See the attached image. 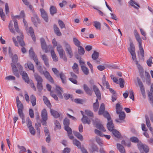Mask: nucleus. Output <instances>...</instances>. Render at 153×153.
<instances>
[{"mask_svg":"<svg viewBox=\"0 0 153 153\" xmlns=\"http://www.w3.org/2000/svg\"><path fill=\"white\" fill-rule=\"evenodd\" d=\"M65 47L67 53L69 56V57L71 58L73 56V54L70 45L68 43H65Z\"/></svg>","mask_w":153,"mask_h":153,"instance_id":"nucleus-4","label":"nucleus"},{"mask_svg":"<svg viewBox=\"0 0 153 153\" xmlns=\"http://www.w3.org/2000/svg\"><path fill=\"white\" fill-rule=\"evenodd\" d=\"M50 111L51 115L54 117L57 118L59 117L60 115L57 111L52 109H51Z\"/></svg>","mask_w":153,"mask_h":153,"instance_id":"nucleus-33","label":"nucleus"},{"mask_svg":"<svg viewBox=\"0 0 153 153\" xmlns=\"http://www.w3.org/2000/svg\"><path fill=\"white\" fill-rule=\"evenodd\" d=\"M99 55V53L98 52L94 51L92 55V58L93 60H96L98 58Z\"/></svg>","mask_w":153,"mask_h":153,"instance_id":"nucleus-52","label":"nucleus"},{"mask_svg":"<svg viewBox=\"0 0 153 153\" xmlns=\"http://www.w3.org/2000/svg\"><path fill=\"white\" fill-rule=\"evenodd\" d=\"M35 78L37 81V83H42L43 80L42 77L37 73H35L34 74Z\"/></svg>","mask_w":153,"mask_h":153,"instance_id":"nucleus-23","label":"nucleus"},{"mask_svg":"<svg viewBox=\"0 0 153 153\" xmlns=\"http://www.w3.org/2000/svg\"><path fill=\"white\" fill-rule=\"evenodd\" d=\"M42 74H43L46 79L50 82L52 83H54V81L53 78L51 76L48 71H45V72Z\"/></svg>","mask_w":153,"mask_h":153,"instance_id":"nucleus-13","label":"nucleus"},{"mask_svg":"<svg viewBox=\"0 0 153 153\" xmlns=\"http://www.w3.org/2000/svg\"><path fill=\"white\" fill-rule=\"evenodd\" d=\"M72 69L74 72L76 74H79L78 65L76 63H74L72 66Z\"/></svg>","mask_w":153,"mask_h":153,"instance_id":"nucleus-35","label":"nucleus"},{"mask_svg":"<svg viewBox=\"0 0 153 153\" xmlns=\"http://www.w3.org/2000/svg\"><path fill=\"white\" fill-rule=\"evenodd\" d=\"M82 121L84 124H90L91 123V120L86 116L83 115L82 119Z\"/></svg>","mask_w":153,"mask_h":153,"instance_id":"nucleus-25","label":"nucleus"},{"mask_svg":"<svg viewBox=\"0 0 153 153\" xmlns=\"http://www.w3.org/2000/svg\"><path fill=\"white\" fill-rule=\"evenodd\" d=\"M40 11L42 18L46 22H48V16L47 12L43 8L40 9Z\"/></svg>","mask_w":153,"mask_h":153,"instance_id":"nucleus-11","label":"nucleus"},{"mask_svg":"<svg viewBox=\"0 0 153 153\" xmlns=\"http://www.w3.org/2000/svg\"><path fill=\"white\" fill-rule=\"evenodd\" d=\"M63 124L65 127L68 126L70 124V120L67 118H65L64 120Z\"/></svg>","mask_w":153,"mask_h":153,"instance_id":"nucleus-61","label":"nucleus"},{"mask_svg":"<svg viewBox=\"0 0 153 153\" xmlns=\"http://www.w3.org/2000/svg\"><path fill=\"white\" fill-rule=\"evenodd\" d=\"M40 40L42 48V50H45V52H46V51L47 50V47L45 39L44 38H40Z\"/></svg>","mask_w":153,"mask_h":153,"instance_id":"nucleus-21","label":"nucleus"},{"mask_svg":"<svg viewBox=\"0 0 153 153\" xmlns=\"http://www.w3.org/2000/svg\"><path fill=\"white\" fill-rule=\"evenodd\" d=\"M52 71L53 72L54 74L57 77L59 76V71L56 68H52Z\"/></svg>","mask_w":153,"mask_h":153,"instance_id":"nucleus-57","label":"nucleus"},{"mask_svg":"<svg viewBox=\"0 0 153 153\" xmlns=\"http://www.w3.org/2000/svg\"><path fill=\"white\" fill-rule=\"evenodd\" d=\"M137 82L138 85L140 88V90L141 91V94L144 98H145V88L143 84L141 81V80L139 77L137 78Z\"/></svg>","mask_w":153,"mask_h":153,"instance_id":"nucleus-2","label":"nucleus"},{"mask_svg":"<svg viewBox=\"0 0 153 153\" xmlns=\"http://www.w3.org/2000/svg\"><path fill=\"white\" fill-rule=\"evenodd\" d=\"M58 23L61 28L62 29L63 28H65V25L63 22L62 20H59Z\"/></svg>","mask_w":153,"mask_h":153,"instance_id":"nucleus-63","label":"nucleus"},{"mask_svg":"<svg viewBox=\"0 0 153 153\" xmlns=\"http://www.w3.org/2000/svg\"><path fill=\"white\" fill-rule=\"evenodd\" d=\"M11 66L14 74L17 77H19V75L18 72V70L16 68V66L13 63L11 64Z\"/></svg>","mask_w":153,"mask_h":153,"instance_id":"nucleus-19","label":"nucleus"},{"mask_svg":"<svg viewBox=\"0 0 153 153\" xmlns=\"http://www.w3.org/2000/svg\"><path fill=\"white\" fill-rule=\"evenodd\" d=\"M29 52L30 56L33 58L36 63V65H38L39 62L37 56L35 55L32 48H30L29 50Z\"/></svg>","mask_w":153,"mask_h":153,"instance_id":"nucleus-6","label":"nucleus"},{"mask_svg":"<svg viewBox=\"0 0 153 153\" xmlns=\"http://www.w3.org/2000/svg\"><path fill=\"white\" fill-rule=\"evenodd\" d=\"M140 53L142 57L144 56V51L142 46V42L138 43Z\"/></svg>","mask_w":153,"mask_h":153,"instance_id":"nucleus-40","label":"nucleus"},{"mask_svg":"<svg viewBox=\"0 0 153 153\" xmlns=\"http://www.w3.org/2000/svg\"><path fill=\"white\" fill-rule=\"evenodd\" d=\"M113 135L117 138H119L120 137L121 135L120 132L116 129H114L112 131Z\"/></svg>","mask_w":153,"mask_h":153,"instance_id":"nucleus-44","label":"nucleus"},{"mask_svg":"<svg viewBox=\"0 0 153 153\" xmlns=\"http://www.w3.org/2000/svg\"><path fill=\"white\" fill-rule=\"evenodd\" d=\"M105 107L104 104L102 103L101 104L98 111V114L100 115L102 114L105 112Z\"/></svg>","mask_w":153,"mask_h":153,"instance_id":"nucleus-27","label":"nucleus"},{"mask_svg":"<svg viewBox=\"0 0 153 153\" xmlns=\"http://www.w3.org/2000/svg\"><path fill=\"white\" fill-rule=\"evenodd\" d=\"M43 100L45 103L46 105L47 106L50 108H51V105L50 102L49 101L47 98L45 96H43Z\"/></svg>","mask_w":153,"mask_h":153,"instance_id":"nucleus-32","label":"nucleus"},{"mask_svg":"<svg viewBox=\"0 0 153 153\" xmlns=\"http://www.w3.org/2000/svg\"><path fill=\"white\" fill-rule=\"evenodd\" d=\"M138 147L140 151L143 150L145 153H148L149 151V148L146 145L142 143H139L138 144Z\"/></svg>","mask_w":153,"mask_h":153,"instance_id":"nucleus-5","label":"nucleus"},{"mask_svg":"<svg viewBox=\"0 0 153 153\" xmlns=\"http://www.w3.org/2000/svg\"><path fill=\"white\" fill-rule=\"evenodd\" d=\"M65 129L67 132L68 134H72V129L69 126L65 127Z\"/></svg>","mask_w":153,"mask_h":153,"instance_id":"nucleus-64","label":"nucleus"},{"mask_svg":"<svg viewBox=\"0 0 153 153\" xmlns=\"http://www.w3.org/2000/svg\"><path fill=\"white\" fill-rule=\"evenodd\" d=\"M26 30L28 34H30L33 40L35 41L36 40V38L34 34L33 30L31 27H30L28 29L26 28Z\"/></svg>","mask_w":153,"mask_h":153,"instance_id":"nucleus-18","label":"nucleus"},{"mask_svg":"<svg viewBox=\"0 0 153 153\" xmlns=\"http://www.w3.org/2000/svg\"><path fill=\"white\" fill-rule=\"evenodd\" d=\"M56 89V90H57V94L59 98L61 99H62L63 98V96L62 95L61 92L60 91V90L62 92H63V91H62V88L59 87L57 86Z\"/></svg>","mask_w":153,"mask_h":153,"instance_id":"nucleus-31","label":"nucleus"},{"mask_svg":"<svg viewBox=\"0 0 153 153\" xmlns=\"http://www.w3.org/2000/svg\"><path fill=\"white\" fill-rule=\"evenodd\" d=\"M73 133L74 135L80 141H82L83 140V137L80 133L76 131H73Z\"/></svg>","mask_w":153,"mask_h":153,"instance_id":"nucleus-30","label":"nucleus"},{"mask_svg":"<svg viewBox=\"0 0 153 153\" xmlns=\"http://www.w3.org/2000/svg\"><path fill=\"white\" fill-rule=\"evenodd\" d=\"M44 130L45 135L46 136V141L48 143H49L51 141V137L49 131L46 127H44Z\"/></svg>","mask_w":153,"mask_h":153,"instance_id":"nucleus-15","label":"nucleus"},{"mask_svg":"<svg viewBox=\"0 0 153 153\" xmlns=\"http://www.w3.org/2000/svg\"><path fill=\"white\" fill-rule=\"evenodd\" d=\"M41 57L44 61L45 65L47 67H49V64L48 62V59L46 55L45 54L41 55Z\"/></svg>","mask_w":153,"mask_h":153,"instance_id":"nucleus-20","label":"nucleus"},{"mask_svg":"<svg viewBox=\"0 0 153 153\" xmlns=\"http://www.w3.org/2000/svg\"><path fill=\"white\" fill-rule=\"evenodd\" d=\"M129 3L130 5L132 6H133L135 8H137V7L135 6L134 4H135L138 7H139L140 6L139 5L137 4V3H136L134 1H133L132 0H131V1H130L129 2Z\"/></svg>","mask_w":153,"mask_h":153,"instance_id":"nucleus-58","label":"nucleus"},{"mask_svg":"<svg viewBox=\"0 0 153 153\" xmlns=\"http://www.w3.org/2000/svg\"><path fill=\"white\" fill-rule=\"evenodd\" d=\"M78 53L80 55H82L85 53V51L84 48L81 46L78 47Z\"/></svg>","mask_w":153,"mask_h":153,"instance_id":"nucleus-51","label":"nucleus"},{"mask_svg":"<svg viewBox=\"0 0 153 153\" xmlns=\"http://www.w3.org/2000/svg\"><path fill=\"white\" fill-rule=\"evenodd\" d=\"M51 54L52 57L53 61L56 62L58 61V58L53 50L51 51Z\"/></svg>","mask_w":153,"mask_h":153,"instance_id":"nucleus-42","label":"nucleus"},{"mask_svg":"<svg viewBox=\"0 0 153 153\" xmlns=\"http://www.w3.org/2000/svg\"><path fill=\"white\" fill-rule=\"evenodd\" d=\"M107 126L108 130L110 131H112L114 129V126L112 123V120L108 121Z\"/></svg>","mask_w":153,"mask_h":153,"instance_id":"nucleus-22","label":"nucleus"},{"mask_svg":"<svg viewBox=\"0 0 153 153\" xmlns=\"http://www.w3.org/2000/svg\"><path fill=\"white\" fill-rule=\"evenodd\" d=\"M83 89L87 94L90 96L92 95L93 91L92 89H90L87 85L85 84L83 85Z\"/></svg>","mask_w":153,"mask_h":153,"instance_id":"nucleus-17","label":"nucleus"},{"mask_svg":"<svg viewBox=\"0 0 153 153\" xmlns=\"http://www.w3.org/2000/svg\"><path fill=\"white\" fill-rule=\"evenodd\" d=\"M94 23V26L97 29L100 30L101 29V24L100 23L97 21L93 22Z\"/></svg>","mask_w":153,"mask_h":153,"instance_id":"nucleus-48","label":"nucleus"},{"mask_svg":"<svg viewBox=\"0 0 153 153\" xmlns=\"http://www.w3.org/2000/svg\"><path fill=\"white\" fill-rule=\"evenodd\" d=\"M103 114L104 117L107 119L108 121L112 120L109 114L107 111H105Z\"/></svg>","mask_w":153,"mask_h":153,"instance_id":"nucleus-47","label":"nucleus"},{"mask_svg":"<svg viewBox=\"0 0 153 153\" xmlns=\"http://www.w3.org/2000/svg\"><path fill=\"white\" fill-rule=\"evenodd\" d=\"M53 28L54 32L56 35L59 36H61L62 35V33L57 26L56 25H54Z\"/></svg>","mask_w":153,"mask_h":153,"instance_id":"nucleus-28","label":"nucleus"},{"mask_svg":"<svg viewBox=\"0 0 153 153\" xmlns=\"http://www.w3.org/2000/svg\"><path fill=\"white\" fill-rule=\"evenodd\" d=\"M134 36L135 37V38L138 42V43L142 42V40L141 39V37H140V35L138 33L137 30H135L134 31Z\"/></svg>","mask_w":153,"mask_h":153,"instance_id":"nucleus-29","label":"nucleus"},{"mask_svg":"<svg viewBox=\"0 0 153 153\" xmlns=\"http://www.w3.org/2000/svg\"><path fill=\"white\" fill-rule=\"evenodd\" d=\"M20 74L24 81L27 83H29L30 79L27 74L24 71H21Z\"/></svg>","mask_w":153,"mask_h":153,"instance_id":"nucleus-14","label":"nucleus"},{"mask_svg":"<svg viewBox=\"0 0 153 153\" xmlns=\"http://www.w3.org/2000/svg\"><path fill=\"white\" fill-rule=\"evenodd\" d=\"M73 144L77 146L79 149L81 148V143L76 139L73 140Z\"/></svg>","mask_w":153,"mask_h":153,"instance_id":"nucleus-39","label":"nucleus"},{"mask_svg":"<svg viewBox=\"0 0 153 153\" xmlns=\"http://www.w3.org/2000/svg\"><path fill=\"white\" fill-rule=\"evenodd\" d=\"M19 18L20 17L19 16H13L12 18V19L14 22V27L16 31L18 33H19V29L17 21L16 19V18L19 19Z\"/></svg>","mask_w":153,"mask_h":153,"instance_id":"nucleus-16","label":"nucleus"},{"mask_svg":"<svg viewBox=\"0 0 153 153\" xmlns=\"http://www.w3.org/2000/svg\"><path fill=\"white\" fill-rule=\"evenodd\" d=\"M54 124L55 125V127L54 129L56 130V129H60L61 128L60 125L58 122V121L56 120L54 121Z\"/></svg>","mask_w":153,"mask_h":153,"instance_id":"nucleus-55","label":"nucleus"},{"mask_svg":"<svg viewBox=\"0 0 153 153\" xmlns=\"http://www.w3.org/2000/svg\"><path fill=\"white\" fill-rule=\"evenodd\" d=\"M73 41L74 44L77 47L80 46V42L77 38H74Z\"/></svg>","mask_w":153,"mask_h":153,"instance_id":"nucleus-54","label":"nucleus"},{"mask_svg":"<svg viewBox=\"0 0 153 153\" xmlns=\"http://www.w3.org/2000/svg\"><path fill=\"white\" fill-rule=\"evenodd\" d=\"M132 56V58L133 60H134L136 62V64H137L138 61L136 59V56L135 51H129Z\"/></svg>","mask_w":153,"mask_h":153,"instance_id":"nucleus-37","label":"nucleus"},{"mask_svg":"<svg viewBox=\"0 0 153 153\" xmlns=\"http://www.w3.org/2000/svg\"><path fill=\"white\" fill-rule=\"evenodd\" d=\"M96 127L97 128L100 130H102L104 132L105 131V130L104 128L101 124L99 123H97Z\"/></svg>","mask_w":153,"mask_h":153,"instance_id":"nucleus-46","label":"nucleus"},{"mask_svg":"<svg viewBox=\"0 0 153 153\" xmlns=\"http://www.w3.org/2000/svg\"><path fill=\"white\" fill-rule=\"evenodd\" d=\"M20 36H18L17 37V39L20 44L22 47H24L25 45V43L23 40V36L22 33H21L20 34Z\"/></svg>","mask_w":153,"mask_h":153,"instance_id":"nucleus-12","label":"nucleus"},{"mask_svg":"<svg viewBox=\"0 0 153 153\" xmlns=\"http://www.w3.org/2000/svg\"><path fill=\"white\" fill-rule=\"evenodd\" d=\"M116 109L117 114H118L120 112H122V108L119 103H117L116 104Z\"/></svg>","mask_w":153,"mask_h":153,"instance_id":"nucleus-49","label":"nucleus"},{"mask_svg":"<svg viewBox=\"0 0 153 153\" xmlns=\"http://www.w3.org/2000/svg\"><path fill=\"white\" fill-rule=\"evenodd\" d=\"M16 104L17 108H18V113L20 114L23 110L24 108L23 105L21 102L19 100V97H17L16 99Z\"/></svg>","mask_w":153,"mask_h":153,"instance_id":"nucleus-8","label":"nucleus"},{"mask_svg":"<svg viewBox=\"0 0 153 153\" xmlns=\"http://www.w3.org/2000/svg\"><path fill=\"white\" fill-rule=\"evenodd\" d=\"M37 88L39 91H41L43 89L42 83H37Z\"/></svg>","mask_w":153,"mask_h":153,"instance_id":"nucleus-62","label":"nucleus"},{"mask_svg":"<svg viewBox=\"0 0 153 153\" xmlns=\"http://www.w3.org/2000/svg\"><path fill=\"white\" fill-rule=\"evenodd\" d=\"M41 117L42 119V125H45L46 124V122L47 120V113L46 110L44 109L41 113Z\"/></svg>","mask_w":153,"mask_h":153,"instance_id":"nucleus-9","label":"nucleus"},{"mask_svg":"<svg viewBox=\"0 0 153 153\" xmlns=\"http://www.w3.org/2000/svg\"><path fill=\"white\" fill-rule=\"evenodd\" d=\"M92 88L97 99L100 100L101 99V94L100 91L98 87L96 85H92Z\"/></svg>","mask_w":153,"mask_h":153,"instance_id":"nucleus-7","label":"nucleus"},{"mask_svg":"<svg viewBox=\"0 0 153 153\" xmlns=\"http://www.w3.org/2000/svg\"><path fill=\"white\" fill-rule=\"evenodd\" d=\"M102 82L103 84L105 83L107 84V88H109V85L108 82L106 81L105 76L104 75L103 76V77L102 78Z\"/></svg>","mask_w":153,"mask_h":153,"instance_id":"nucleus-60","label":"nucleus"},{"mask_svg":"<svg viewBox=\"0 0 153 153\" xmlns=\"http://www.w3.org/2000/svg\"><path fill=\"white\" fill-rule=\"evenodd\" d=\"M59 76L61 79L62 82L64 84L66 82L65 76L63 73L62 72H61L59 74Z\"/></svg>","mask_w":153,"mask_h":153,"instance_id":"nucleus-43","label":"nucleus"},{"mask_svg":"<svg viewBox=\"0 0 153 153\" xmlns=\"http://www.w3.org/2000/svg\"><path fill=\"white\" fill-rule=\"evenodd\" d=\"M140 76L143 82H146V83L149 85L150 83V76L149 73L145 71L144 73H141Z\"/></svg>","mask_w":153,"mask_h":153,"instance_id":"nucleus-1","label":"nucleus"},{"mask_svg":"<svg viewBox=\"0 0 153 153\" xmlns=\"http://www.w3.org/2000/svg\"><path fill=\"white\" fill-rule=\"evenodd\" d=\"M119 114V119L121 120H123L125 118L126 114L123 111H122L120 112L119 113L117 114Z\"/></svg>","mask_w":153,"mask_h":153,"instance_id":"nucleus-45","label":"nucleus"},{"mask_svg":"<svg viewBox=\"0 0 153 153\" xmlns=\"http://www.w3.org/2000/svg\"><path fill=\"white\" fill-rule=\"evenodd\" d=\"M57 49L59 53V56H62V54L65 53L61 45H58L57 47Z\"/></svg>","mask_w":153,"mask_h":153,"instance_id":"nucleus-34","label":"nucleus"},{"mask_svg":"<svg viewBox=\"0 0 153 153\" xmlns=\"http://www.w3.org/2000/svg\"><path fill=\"white\" fill-rule=\"evenodd\" d=\"M12 58V61L13 64H15L18 61V57L16 54L14 55L13 56L11 57Z\"/></svg>","mask_w":153,"mask_h":153,"instance_id":"nucleus-56","label":"nucleus"},{"mask_svg":"<svg viewBox=\"0 0 153 153\" xmlns=\"http://www.w3.org/2000/svg\"><path fill=\"white\" fill-rule=\"evenodd\" d=\"M30 101L33 106H34L36 104V100L35 97L32 95L30 96Z\"/></svg>","mask_w":153,"mask_h":153,"instance_id":"nucleus-41","label":"nucleus"},{"mask_svg":"<svg viewBox=\"0 0 153 153\" xmlns=\"http://www.w3.org/2000/svg\"><path fill=\"white\" fill-rule=\"evenodd\" d=\"M0 15L1 19L3 20H5V15L4 14L2 8H0Z\"/></svg>","mask_w":153,"mask_h":153,"instance_id":"nucleus-59","label":"nucleus"},{"mask_svg":"<svg viewBox=\"0 0 153 153\" xmlns=\"http://www.w3.org/2000/svg\"><path fill=\"white\" fill-rule=\"evenodd\" d=\"M81 69L84 74L87 75L89 73V70L88 68L85 66H82Z\"/></svg>","mask_w":153,"mask_h":153,"instance_id":"nucleus-38","label":"nucleus"},{"mask_svg":"<svg viewBox=\"0 0 153 153\" xmlns=\"http://www.w3.org/2000/svg\"><path fill=\"white\" fill-rule=\"evenodd\" d=\"M50 13L53 16L54 14H56L57 12V9L56 7L52 6L50 8Z\"/></svg>","mask_w":153,"mask_h":153,"instance_id":"nucleus-36","label":"nucleus"},{"mask_svg":"<svg viewBox=\"0 0 153 153\" xmlns=\"http://www.w3.org/2000/svg\"><path fill=\"white\" fill-rule=\"evenodd\" d=\"M25 67L26 68L27 67L30 70L32 71L33 72H34L35 70L34 65L31 62H29L25 64Z\"/></svg>","mask_w":153,"mask_h":153,"instance_id":"nucleus-26","label":"nucleus"},{"mask_svg":"<svg viewBox=\"0 0 153 153\" xmlns=\"http://www.w3.org/2000/svg\"><path fill=\"white\" fill-rule=\"evenodd\" d=\"M117 149L121 153H126L125 149L122 145L120 143H117Z\"/></svg>","mask_w":153,"mask_h":153,"instance_id":"nucleus-24","label":"nucleus"},{"mask_svg":"<svg viewBox=\"0 0 153 153\" xmlns=\"http://www.w3.org/2000/svg\"><path fill=\"white\" fill-rule=\"evenodd\" d=\"M33 16L32 17L31 20L32 22L34 23L35 26L37 27V23H40V20L38 18L36 13L33 12Z\"/></svg>","mask_w":153,"mask_h":153,"instance_id":"nucleus-10","label":"nucleus"},{"mask_svg":"<svg viewBox=\"0 0 153 153\" xmlns=\"http://www.w3.org/2000/svg\"><path fill=\"white\" fill-rule=\"evenodd\" d=\"M137 82L138 85L140 88V90L141 91V94L144 98H145V88L143 84L141 81V80L139 77L137 78Z\"/></svg>","mask_w":153,"mask_h":153,"instance_id":"nucleus-3","label":"nucleus"},{"mask_svg":"<svg viewBox=\"0 0 153 153\" xmlns=\"http://www.w3.org/2000/svg\"><path fill=\"white\" fill-rule=\"evenodd\" d=\"M90 151L91 153L95 152V151L98 152V148L96 145H92Z\"/></svg>","mask_w":153,"mask_h":153,"instance_id":"nucleus-50","label":"nucleus"},{"mask_svg":"<svg viewBox=\"0 0 153 153\" xmlns=\"http://www.w3.org/2000/svg\"><path fill=\"white\" fill-rule=\"evenodd\" d=\"M95 139L97 142V143L100 146H102L103 144V141L100 138L96 136L95 137Z\"/></svg>","mask_w":153,"mask_h":153,"instance_id":"nucleus-53","label":"nucleus"}]
</instances>
